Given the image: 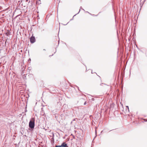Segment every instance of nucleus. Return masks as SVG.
Listing matches in <instances>:
<instances>
[{
	"instance_id": "4be33fe9",
	"label": "nucleus",
	"mask_w": 147,
	"mask_h": 147,
	"mask_svg": "<svg viewBox=\"0 0 147 147\" xmlns=\"http://www.w3.org/2000/svg\"><path fill=\"white\" fill-rule=\"evenodd\" d=\"M103 130H102V131H101V133H102V132H103Z\"/></svg>"
},
{
	"instance_id": "f257e3e1",
	"label": "nucleus",
	"mask_w": 147,
	"mask_h": 147,
	"mask_svg": "<svg viewBox=\"0 0 147 147\" xmlns=\"http://www.w3.org/2000/svg\"><path fill=\"white\" fill-rule=\"evenodd\" d=\"M34 120L33 119L32 120L30 121L29 123V127L31 129H33L34 128Z\"/></svg>"
},
{
	"instance_id": "1a4fd4ad",
	"label": "nucleus",
	"mask_w": 147,
	"mask_h": 147,
	"mask_svg": "<svg viewBox=\"0 0 147 147\" xmlns=\"http://www.w3.org/2000/svg\"><path fill=\"white\" fill-rule=\"evenodd\" d=\"M126 107L127 108V109L128 110V111H129V107L128 106H126Z\"/></svg>"
},
{
	"instance_id": "2eb2a0df",
	"label": "nucleus",
	"mask_w": 147,
	"mask_h": 147,
	"mask_svg": "<svg viewBox=\"0 0 147 147\" xmlns=\"http://www.w3.org/2000/svg\"><path fill=\"white\" fill-rule=\"evenodd\" d=\"M7 39H8V38H7V39H6V41H5V44H6V42H7Z\"/></svg>"
},
{
	"instance_id": "7ed1b4c3",
	"label": "nucleus",
	"mask_w": 147,
	"mask_h": 147,
	"mask_svg": "<svg viewBox=\"0 0 147 147\" xmlns=\"http://www.w3.org/2000/svg\"><path fill=\"white\" fill-rule=\"evenodd\" d=\"M61 146V147H68L67 144L65 142L62 143Z\"/></svg>"
},
{
	"instance_id": "c756f323",
	"label": "nucleus",
	"mask_w": 147,
	"mask_h": 147,
	"mask_svg": "<svg viewBox=\"0 0 147 147\" xmlns=\"http://www.w3.org/2000/svg\"><path fill=\"white\" fill-rule=\"evenodd\" d=\"M67 24H64V25H66Z\"/></svg>"
},
{
	"instance_id": "5701e85b",
	"label": "nucleus",
	"mask_w": 147,
	"mask_h": 147,
	"mask_svg": "<svg viewBox=\"0 0 147 147\" xmlns=\"http://www.w3.org/2000/svg\"><path fill=\"white\" fill-rule=\"evenodd\" d=\"M43 50L44 51H46V50L45 49H43Z\"/></svg>"
},
{
	"instance_id": "412c9836",
	"label": "nucleus",
	"mask_w": 147,
	"mask_h": 147,
	"mask_svg": "<svg viewBox=\"0 0 147 147\" xmlns=\"http://www.w3.org/2000/svg\"><path fill=\"white\" fill-rule=\"evenodd\" d=\"M53 55V54L51 55H50L49 57H51V56H52Z\"/></svg>"
},
{
	"instance_id": "c85d7f7f",
	"label": "nucleus",
	"mask_w": 147,
	"mask_h": 147,
	"mask_svg": "<svg viewBox=\"0 0 147 147\" xmlns=\"http://www.w3.org/2000/svg\"><path fill=\"white\" fill-rule=\"evenodd\" d=\"M26 1H28V0H26Z\"/></svg>"
},
{
	"instance_id": "20e7f679",
	"label": "nucleus",
	"mask_w": 147,
	"mask_h": 147,
	"mask_svg": "<svg viewBox=\"0 0 147 147\" xmlns=\"http://www.w3.org/2000/svg\"><path fill=\"white\" fill-rule=\"evenodd\" d=\"M5 34L7 36H9L11 34V32L8 30L7 32L5 33Z\"/></svg>"
},
{
	"instance_id": "f3484780",
	"label": "nucleus",
	"mask_w": 147,
	"mask_h": 147,
	"mask_svg": "<svg viewBox=\"0 0 147 147\" xmlns=\"http://www.w3.org/2000/svg\"><path fill=\"white\" fill-rule=\"evenodd\" d=\"M31 61V59L30 58H29L28 59V61Z\"/></svg>"
},
{
	"instance_id": "cd10ccee",
	"label": "nucleus",
	"mask_w": 147,
	"mask_h": 147,
	"mask_svg": "<svg viewBox=\"0 0 147 147\" xmlns=\"http://www.w3.org/2000/svg\"><path fill=\"white\" fill-rule=\"evenodd\" d=\"M91 73H92V74H93V72H92H92H91Z\"/></svg>"
},
{
	"instance_id": "9b49d317",
	"label": "nucleus",
	"mask_w": 147,
	"mask_h": 147,
	"mask_svg": "<svg viewBox=\"0 0 147 147\" xmlns=\"http://www.w3.org/2000/svg\"><path fill=\"white\" fill-rule=\"evenodd\" d=\"M144 120L145 122L147 121V119H144Z\"/></svg>"
},
{
	"instance_id": "2f4dec72",
	"label": "nucleus",
	"mask_w": 147,
	"mask_h": 147,
	"mask_svg": "<svg viewBox=\"0 0 147 147\" xmlns=\"http://www.w3.org/2000/svg\"><path fill=\"white\" fill-rule=\"evenodd\" d=\"M72 121H71V123H72Z\"/></svg>"
},
{
	"instance_id": "4468645a",
	"label": "nucleus",
	"mask_w": 147,
	"mask_h": 147,
	"mask_svg": "<svg viewBox=\"0 0 147 147\" xmlns=\"http://www.w3.org/2000/svg\"><path fill=\"white\" fill-rule=\"evenodd\" d=\"M102 84H105V85H106V84H104V83H102L101 84H100V85H102Z\"/></svg>"
},
{
	"instance_id": "f03ea898",
	"label": "nucleus",
	"mask_w": 147,
	"mask_h": 147,
	"mask_svg": "<svg viewBox=\"0 0 147 147\" xmlns=\"http://www.w3.org/2000/svg\"><path fill=\"white\" fill-rule=\"evenodd\" d=\"M30 41L31 43H33L36 41L35 37L32 35L30 38Z\"/></svg>"
},
{
	"instance_id": "f8f14e48",
	"label": "nucleus",
	"mask_w": 147,
	"mask_h": 147,
	"mask_svg": "<svg viewBox=\"0 0 147 147\" xmlns=\"http://www.w3.org/2000/svg\"><path fill=\"white\" fill-rule=\"evenodd\" d=\"M91 100H92L94 101V98H92Z\"/></svg>"
},
{
	"instance_id": "b1692460",
	"label": "nucleus",
	"mask_w": 147,
	"mask_h": 147,
	"mask_svg": "<svg viewBox=\"0 0 147 147\" xmlns=\"http://www.w3.org/2000/svg\"><path fill=\"white\" fill-rule=\"evenodd\" d=\"M56 52V51H55V52H54V53H55Z\"/></svg>"
},
{
	"instance_id": "0eeeda50",
	"label": "nucleus",
	"mask_w": 147,
	"mask_h": 147,
	"mask_svg": "<svg viewBox=\"0 0 147 147\" xmlns=\"http://www.w3.org/2000/svg\"><path fill=\"white\" fill-rule=\"evenodd\" d=\"M52 138H54V133H52Z\"/></svg>"
},
{
	"instance_id": "6ab92c4d",
	"label": "nucleus",
	"mask_w": 147,
	"mask_h": 147,
	"mask_svg": "<svg viewBox=\"0 0 147 147\" xmlns=\"http://www.w3.org/2000/svg\"><path fill=\"white\" fill-rule=\"evenodd\" d=\"M51 144H52V145H54V143H51Z\"/></svg>"
},
{
	"instance_id": "6e6552de",
	"label": "nucleus",
	"mask_w": 147,
	"mask_h": 147,
	"mask_svg": "<svg viewBox=\"0 0 147 147\" xmlns=\"http://www.w3.org/2000/svg\"><path fill=\"white\" fill-rule=\"evenodd\" d=\"M55 147H61V145H56V146Z\"/></svg>"
},
{
	"instance_id": "9d476101",
	"label": "nucleus",
	"mask_w": 147,
	"mask_h": 147,
	"mask_svg": "<svg viewBox=\"0 0 147 147\" xmlns=\"http://www.w3.org/2000/svg\"><path fill=\"white\" fill-rule=\"evenodd\" d=\"M82 9V10H84V9H83V8H82V7H80V9L79 11H80V9Z\"/></svg>"
},
{
	"instance_id": "7c9ffc66",
	"label": "nucleus",
	"mask_w": 147,
	"mask_h": 147,
	"mask_svg": "<svg viewBox=\"0 0 147 147\" xmlns=\"http://www.w3.org/2000/svg\"><path fill=\"white\" fill-rule=\"evenodd\" d=\"M22 0H21V2H22Z\"/></svg>"
},
{
	"instance_id": "bb28decb",
	"label": "nucleus",
	"mask_w": 147,
	"mask_h": 147,
	"mask_svg": "<svg viewBox=\"0 0 147 147\" xmlns=\"http://www.w3.org/2000/svg\"><path fill=\"white\" fill-rule=\"evenodd\" d=\"M95 133H96V130H95Z\"/></svg>"
},
{
	"instance_id": "ddd939ff",
	"label": "nucleus",
	"mask_w": 147,
	"mask_h": 147,
	"mask_svg": "<svg viewBox=\"0 0 147 147\" xmlns=\"http://www.w3.org/2000/svg\"><path fill=\"white\" fill-rule=\"evenodd\" d=\"M86 101L84 103V105H86Z\"/></svg>"
},
{
	"instance_id": "a211bd4d",
	"label": "nucleus",
	"mask_w": 147,
	"mask_h": 147,
	"mask_svg": "<svg viewBox=\"0 0 147 147\" xmlns=\"http://www.w3.org/2000/svg\"><path fill=\"white\" fill-rule=\"evenodd\" d=\"M136 45V47L138 48V49H139V48H138V46H137V45Z\"/></svg>"
},
{
	"instance_id": "473e14b6",
	"label": "nucleus",
	"mask_w": 147,
	"mask_h": 147,
	"mask_svg": "<svg viewBox=\"0 0 147 147\" xmlns=\"http://www.w3.org/2000/svg\"><path fill=\"white\" fill-rule=\"evenodd\" d=\"M89 13L90 14H91V13Z\"/></svg>"
},
{
	"instance_id": "72a5a7b5",
	"label": "nucleus",
	"mask_w": 147,
	"mask_h": 147,
	"mask_svg": "<svg viewBox=\"0 0 147 147\" xmlns=\"http://www.w3.org/2000/svg\"><path fill=\"white\" fill-rule=\"evenodd\" d=\"M85 66H86V65H85Z\"/></svg>"
},
{
	"instance_id": "aec40b11",
	"label": "nucleus",
	"mask_w": 147,
	"mask_h": 147,
	"mask_svg": "<svg viewBox=\"0 0 147 147\" xmlns=\"http://www.w3.org/2000/svg\"><path fill=\"white\" fill-rule=\"evenodd\" d=\"M92 16H95V15H94V14H93V15H92ZM98 16V15H95V16Z\"/></svg>"
},
{
	"instance_id": "423d86ee",
	"label": "nucleus",
	"mask_w": 147,
	"mask_h": 147,
	"mask_svg": "<svg viewBox=\"0 0 147 147\" xmlns=\"http://www.w3.org/2000/svg\"><path fill=\"white\" fill-rule=\"evenodd\" d=\"M80 12V11H79V12H78V13H77V14H76L75 15L73 16V17L72 18V19H71L70 20V21H71V20H73V18H74V16H76V15H77V14H78V13H79Z\"/></svg>"
},
{
	"instance_id": "dca6fc26",
	"label": "nucleus",
	"mask_w": 147,
	"mask_h": 147,
	"mask_svg": "<svg viewBox=\"0 0 147 147\" xmlns=\"http://www.w3.org/2000/svg\"><path fill=\"white\" fill-rule=\"evenodd\" d=\"M76 87L78 88V90L79 91H80V90L79 89V87H78V86H76Z\"/></svg>"
},
{
	"instance_id": "393cba45",
	"label": "nucleus",
	"mask_w": 147,
	"mask_h": 147,
	"mask_svg": "<svg viewBox=\"0 0 147 147\" xmlns=\"http://www.w3.org/2000/svg\"><path fill=\"white\" fill-rule=\"evenodd\" d=\"M27 111L26 109V110H25V112H26V111Z\"/></svg>"
},
{
	"instance_id": "a878e982",
	"label": "nucleus",
	"mask_w": 147,
	"mask_h": 147,
	"mask_svg": "<svg viewBox=\"0 0 147 147\" xmlns=\"http://www.w3.org/2000/svg\"><path fill=\"white\" fill-rule=\"evenodd\" d=\"M75 119H74L73 120V121H75Z\"/></svg>"
},
{
	"instance_id": "39448f33",
	"label": "nucleus",
	"mask_w": 147,
	"mask_h": 147,
	"mask_svg": "<svg viewBox=\"0 0 147 147\" xmlns=\"http://www.w3.org/2000/svg\"><path fill=\"white\" fill-rule=\"evenodd\" d=\"M51 143H54V138H52L51 139Z\"/></svg>"
}]
</instances>
